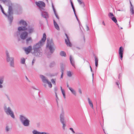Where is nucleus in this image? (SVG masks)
<instances>
[{
	"mask_svg": "<svg viewBox=\"0 0 134 134\" xmlns=\"http://www.w3.org/2000/svg\"><path fill=\"white\" fill-rule=\"evenodd\" d=\"M46 39V36L45 33L43 34L42 38L41 40L33 46V49L34 51V54L36 56L40 57L42 55V52L41 48L44 44Z\"/></svg>",
	"mask_w": 134,
	"mask_h": 134,
	"instance_id": "1",
	"label": "nucleus"
},
{
	"mask_svg": "<svg viewBox=\"0 0 134 134\" xmlns=\"http://www.w3.org/2000/svg\"><path fill=\"white\" fill-rule=\"evenodd\" d=\"M8 4L9 5L8 11V14L7 15L5 13L3 9L1 10L2 12L5 15L7 18L8 21L9 22L10 24H11L13 20V11L12 6L11 5H12V3L11 2V4H9L8 3L6 4Z\"/></svg>",
	"mask_w": 134,
	"mask_h": 134,
	"instance_id": "2",
	"label": "nucleus"
},
{
	"mask_svg": "<svg viewBox=\"0 0 134 134\" xmlns=\"http://www.w3.org/2000/svg\"><path fill=\"white\" fill-rule=\"evenodd\" d=\"M19 24L20 25L23 26H20L18 28V31L16 32V35L18 36L20 34L21 31H24L26 29V27L27 26V24L24 20H21L20 21Z\"/></svg>",
	"mask_w": 134,
	"mask_h": 134,
	"instance_id": "3",
	"label": "nucleus"
},
{
	"mask_svg": "<svg viewBox=\"0 0 134 134\" xmlns=\"http://www.w3.org/2000/svg\"><path fill=\"white\" fill-rule=\"evenodd\" d=\"M6 60L9 63L10 66L12 67H14V59L13 57H10L8 52L6 51L5 52Z\"/></svg>",
	"mask_w": 134,
	"mask_h": 134,
	"instance_id": "4",
	"label": "nucleus"
},
{
	"mask_svg": "<svg viewBox=\"0 0 134 134\" xmlns=\"http://www.w3.org/2000/svg\"><path fill=\"white\" fill-rule=\"evenodd\" d=\"M19 119L21 122L24 126H29L30 120L25 115H20Z\"/></svg>",
	"mask_w": 134,
	"mask_h": 134,
	"instance_id": "5",
	"label": "nucleus"
},
{
	"mask_svg": "<svg viewBox=\"0 0 134 134\" xmlns=\"http://www.w3.org/2000/svg\"><path fill=\"white\" fill-rule=\"evenodd\" d=\"M47 48L49 50L51 54L53 53L54 51V44L53 41L52 40L48 41L47 39V42L46 45Z\"/></svg>",
	"mask_w": 134,
	"mask_h": 134,
	"instance_id": "6",
	"label": "nucleus"
},
{
	"mask_svg": "<svg viewBox=\"0 0 134 134\" xmlns=\"http://www.w3.org/2000/svg\"><path fill=\"white\" fill-rule=\"evenodd\" d=\"M21 31L20 32L19 35L17 36L16 35V32L14 34V36L15 37L18 38L20 37L21 39L23 40H25L27 38L28 35V33L26 31Z\"/></svg>",
	"mask_w": 134,
	"mask_h": 134,
	"instance_id": "7",
	"label": "nucleus"
},
{
	"mask_svg": "<svg viewBox=\"0 0 134 134\" xmlns=\"http://www.w3.org/2000/svg\"><path fill=\"white\" fill-rule=\"evenodd\" d=\"M4 109L5 112L7 114L10 115L13 119L15 118L14 113L10 107H5Z\"/></svg>",
	"mask_w": 134,
	"mask_h": 134,
	"instance_id": "8",
	"label": "nucleus"
},
{
	"mask_svg": "<svg viewBox=\"0 0 134 134\" xmlns=\"http://www.w3.org/2000/svg\"><path fill=\"white\" fill-rule=\"evenodd\" d=\"M64 112L63 110L62 109V112L60 114V121L63 124V128L64 129H65V125L64 123Z\"/></svg>",
	"mask_w": 134,
	"mask_h": 134,
	"instance_id": "9",
	"label": "nucleus"
},
{
	"mask_svg": "<svg viewBox=\"0 0 134 134\" xmlns=\"http://www.w3.org/2000/svg\"><path fill=\"white\" fill-rule=\"evenodd\" d=\"M35 4L37 6L39 7L41 10H44L43 7H44L45 6V4L44 3L41 1H38V2H36Z\"/></svg>",
	"mask_w": 134,
	"mask_h": 134,
	"instance_id": "10",
	"label": "nucleus"
},
{
	"mask_svg": "<svg viewBox=\"0 0 134 134\" xmlns=\"http://www.w3.org/2000/svg\"><path fill=\"white\" fill-rule=\"evenodd\" d=\"M123 51L124 49L123 47L122 46L120 47L119 50V58L121 60H122L123 58Z\"/></svg>",
	"mask_w": 134,
	"mask_h": 134,
	"instance_id": "11",
	"label": "nucleus"
},
{
	"mask_svg": "<svg viewBox=\"0 0 134 134\" xmlns=\"http://www.w3.org/2000/svg\"><path fill=\"white\" fill-rule=\"evenodd\" d=\"M65 35L66 37L65 40V42L67 46L71 47L72 44L70 42L68 36L66 34H65Z\"/></svg>",
	"mask_w": 134,
	"mask_h": 134,
	"instance_id": "12",
	"label": "nucleus"
},
{
	"mask_svg": "<svg viewBox=\"0 0 134 134\" xmlns=\"http://www.w3.org/2000/svg\"><path fill=\"white\" fill-rule=\"evenodd\" d=\"M71 6H72V9H73V11L74 12V14H75V15L76 16V18L77 20L78 21V23H79V26H80V28L81 29V27H80V26H81V23L80 22V21H79V19H78L76 15V14L75 13V8H74V7L73 5V3L71 1Z\"/></svg>",
	"mask_w": 134,
	"mask_h": 134,
	"instance_id": "13",
	"label": "nucleus"
},
{
	"mask_svg": "<svg viewBox=\"0 0 134 134\" xmlns=\"http://www.w3.org/2000/svg\"><path fill=\"white\" fill-rule=\"evenodd\" d=\"M71 6H72V9H73V11L74 12V14H75V15L76 16V18L77 20L78 21V23H79V26H80V28L81 29V27H80V26H81V23L80 22V21H79V19H78L76 15V14L75 13V8H74V7L73 5V3L71 1Z\"/></svg>",
	"mask_w": 134,
	"mask_h": 134,
	"instance_id": "14",
	"label": "nucleus"
},
{
	"mask_svg": "<svg viewBox=\"0 0 134 134\" xmlns=\"http://www.w3.org/2000/svg\"><path fill=\"white\" fill-rule=\"evenodd\" d=\"M44 10H42L41 11V14L42 17L46 19H47L49 17L47 13L46 12L43 11Z\"/></svg>",
	"mask_w": 134,
	"mask_h": 134,
	"instance_id": "15",
	"label": "nucleus"
},
{
	"mask_svg": "<svg viewBox=\"0 0 134 134\" xmlns=\"http://www.w3.org/2000/svg\"><path fill=\"white\" fill-rule=\"evenodd\" d=\"M25 30H27L28 32V33L31 34L34 31V29L31 26H29L26 27V29Z\"/></svg>",
	"mask_w": 134,
	"mask_h": 134,
	"instance_id": "16",
	"label": "nucleus"
},
{
	"mask_svg": "<svg viewBox=\"0 0 134 134\" xmlns=\"http://www.w3.org/2000/svg\"><path fill=\"white\" fill-rule=\"evenodd\" d=\"M40 77L42 80V82L44 83H46L48 81L47 78L43 75H40Z\"/></svg>",
	"mask_w": 134,
	"mask_h": 134,
	"instance_id": "17",
	"label": "nucleus"
},
{
	"mask_svg": "<svg viewBox=\"0 0 134 134\" xmlns=\"http://www.w3.org/2000/svg\"><path fill=\"white\" fill-rule=\"evenodd\" d=\"M32 49V47L30 46H29L27 48H24V50L25 51L26 54H29L30 52Z\"/></svg>",
	"mask_w": 134,
	"mask_h": 134,
	"instance_id": "18",
	"label": "nucleus"
},
{
	"mask_svg": "<svg viewBox=\"0 0 134 134\" xmlns=\"http://www.w3.org/2000/svg\"><path fill=\"white\" fill-rule=\"evenodd\" d=\"M4 80V77L3 76H0V88H2L3 86L1 85L3 83Z\"/></svg>",
	"mask_w": 134,
	"mask_h": 134,
	"instance_id": "19",
	"label": "nucleus"
},
{
	"mask_svg": "<svg viewBox=\"0 0 134 134\" xmlns=\"http://www.w3.org/2000/svg\"><path fill=\"white\" fill-rule=\"evenodd\" d=\"M70 63L74 67H75V62L73 58L70 55Z\"/></svg>",
	"mask_w": 134,
	"mask_h": 134,
	"instance_id": "20",
	"label": "nucleus"
},
{
	"mask_svg": "<svg viewBox=\"0 0 134 134\" xmlns=\"http://www.w3.org/2000/svg\"><path fill=\"white\" fill-rule=\"evenodd\" d=\"M54 25L55 28L57 30H60V28L58 25L54 20H53Z\"/></svg>",
	"mask_w": 134,
	"mask_h": 134,
	"instance_id": "21",
	"label": "nucleus"
},
{
	"mask_svg": "<svg viewBox=\"0 0 134 134\" xmlns=\"http://www.w3.org/2000/svg\"><path fill=\"white\" fill-rule=\"evenodd\" d=\"M69 90L74 95L76 96V91L72 88H69Z\"/></svg>",
	"mask_w": 134,
	"mask_h": 134,
	"instance_id": "22",
	"label": "nucleus"
},
{
	"mask_svg": "<svg viewBox=\"0 0 134 134\" xmlns=\"http://www.w3.org/2000/svg\"><path fill=\"white\" fill-rule=\"evenodd\" d=\"M87 99L88 101V103L90 106L93 109V105L92 101L89 98H88Z\"/></svg>",
	"mask_w": 134,
	"mask_h": 134,
	"instance_id": "23",
	"label": "nucleus"
},
{
	"mask_svg": "<svg viewBox=\"0 0 134 134\" xmlns=\"http://www.w3.org/2000/svg\"><path fill=\"white\" fill-rule=\"evenodd\" d=\"M77 1L80 5H82L83 7H84L85 5L84 3L82 1V0H77Z\"/></svg>",
	"mask_w": 134,
	"mask_h": 134,
	"instance_id": "24",
	"label": "nucleus"
},
{
	"mask_svg": "<svg viewBox=\"0 0 134 134\" xmlns=\"http://www.w3.org/2000/svg\"><path fill=\"white\" fill-rule=\"evenodd\" d=\"M60 56L62 57H66V55L65 52L63 51L60 52Z\"/></svg>",
	"mask_w": 134,
	"mask_h": 134,
	"instance_id": "25",
	"label": "nucleus"
},
{
	"mask_svg": "<svg viewBox=\"0 0 134 134\" xmlns=\"http://www.w3.org/2000/svg\"><path fill=\"white\" fill-rule=\"evenodd\" d=\"M25 60L24 58H23L21 59L20 63L21 64H25Z\"/></svg>",
	"mask_w": 134,
	"mask_h": 134,
	"instance_id": "26",
	"label": "nucleus"
},
{
	"mask_svg": "<svg viewBox=\"0 0 134 134\" xmlns=\"http://www.w3.org/2000/svg\"><path fill=\"white\" fill-rule=\"evenodd\" d=\"M95 58V65L96 67H97L98 66V58L96 56L94 57Z\"/></svg>",
	"mask_w": 134,
	"mask_h": 134,
	"instance_id": "27",
	"label": "nucleus"
},
{
	"mask_svg": "<svg viewBox=\"0 0 134 134\" xmlns=\"http://www.w3.org/2000/svg\"><path fill=\"white\" fill-rule=\"evenodd\" d=\"M26 43L27 44H28L29 41L31 42L32 40L31 37H29L27 38L26 40Z\"/></svg>",
	"mask_w": 134,
	"mask_h": 134,
	"instance_id": "28",
	"label": "nucleus"
},
{
	"mask_svg": "<svg viewBox=\"0 0 134 134\" xmlns=\"http://www.w3.org/2000/svg\"><path fill=\"white\" fill-rule=\"evenodd\" d=\"M108 15L109 18L111 19L112 18H113L114 17V15L113 13L111 12L109 13Z\"/></svg>",
	"mask_w": 134,
	"mask_h": 134,
	"instance_id": "29",
	"label": "nucleus"
},
{
	"mask_svg": "<svg viewBox=\"0 0 134 134\" xmlns=\"http://www.w3.org/2000/svg\"><path fill=\"white\" fill-rule=\"evenodd\" d=\"M130 12L131 13V14L133 15L134 14V9L133 7H130Z\"/></svg>",
	"mask_w": 134,
	"mask_h": 134,
	"instance_id": "30",
	"label": "nucleus"
},
{
	"mask_svg": "<svg viewBox=\"0 0 134 134\" xmlns=\"http://www.w3.org/2000/svg\"><path fill=\"white\" fill-rule=\"evenodd\" d=\"M67 74L68 76L70 77L72 76V74L71 72L70 71H68L67 73Z\"/></svg>",
	"mask_w": 134,
	"mask_h": 134,
	"instance_id": "31",
	"label": "nucleus"
},
{
	"mask_svg": "<svg viewBox=\"0 0 134 134\" xmlns=\"http://www.w3.org/2000/svg\"><path fill=\"white\" fill-rule=\"evenodd\" d=\"M46 83H47L49 86V87H50L51 88L52 87V85L51 83L49 82V81H48Z\"/></svg>",
	"mask_w": 134,
	"mask_h": 134,
	"instance_id": "32",
	"label": "nucleus"
},
{
	"mask_svg": "<svg viewBox=\"0 0 134 134\" xmlns=\"http://www.w3.org/2000/svg\"><path fill=\"white\" fill-rule=\"evenodd\" d=\"M111 19L115 23H116L117 22V20L114 16L113 18H112Z\"/></svg>",
	"mask_w": 134,
	"mask_h": 134,
	"instance_id": "33",
	"label": "nucleus"
},
{
	"mask_svg": "<svg viewBox=\"0 0 134 134\" xmlns=\"http://www.w3.org/2000/svg\"><path fill=\"white\" fill-rule=\"evenodd\" d=\"M61 68L62 72H63L64 69V65H62L61 66Z\"/></svg>",
	"mask_w": 134,
	"mask_h": 134,
	"instance_id": "34",
	"label": "nucleus"
},
{
	"mask_svg": "<svg viewBox=\"0 0 134 134\" xmlns=\"http://www.w3.org/2000/svg\"><path fill=\"white\" fill-rule=\"evenodd\" d=\"M61 92H62V94H63V96L64 98H66L65 95V92L64 90H63Z\"/></svg>",
	"mask_w": 134,
	"mask_h": 134,
	"instance_id": "35",
	"label": "nucleus"
},
{
	"mask_svg": "<svg viewBox=\"0 0 134 134\" xmlns=\"http://www.w3.org/2000/svg\"><path fill=\"white\" fill-rule=\"evenodd\" d=\"M5 96L10 101V98L9 97L8 95L7 94H5Z\"/></svg>",
	"mask_w": 134,
	"mask_h": 134,
	"instance_id": "36",
	"label": "nucleus"
},
{
	"mask_svg": "<svg viewBox=\"0 0 134 134\" xmlns=\"http://www.w3.org/2000/svg\"><path fill=\"white\" fill-rule=\"evenodd\" d=\"M10 129L7 126L6 127V130L8 132L10 130Z\"/></svg>",
	"mask_w": 134,
	"mask_h": 134,
	"instance_id": "37",
	"label": "nucleus"
},
{
	"mask_svg": "<svg viewBox=\"0 0 134 134\" xmlns=\"http://www.w3.org/2000/svg\"><path fill=\"white\" fill-rule=\"evenodd\" d=\"M78 91L80 94H81L82 93L81 89L80 88L78 89Z\"/></svg>",
	"mask_w": 134,
	"mask_h": 134,
	"instance_id": "38",
	"label": "nucleus"
},
{
	"mask_svg": "<svg viewBox=\"0 0 134 134\" xmlns=\"http://www.w3.org/2000/svg\"><path fill=\"white\" fill-rule=\"evenodd\" d=\"M55 64L54 62H53L51 63L50 64L51 66H52V65H55Z\"/></svg>",
	"mask_w": 134,
	"mask_h": 134,
	"instance_id": "39",
	"label": "nucleus"
},
{
	"mask_svg": "<svg viewBox=\"0 0 134 134\" xmlns=\"http://www.w3.org/2000/svg\"><path fill=\"white\" fill-rule=\"evenodd\" d=\"M51 81L52 82V83H53V84H55V80H54V79H52L51 80Z\"/></svg>",
	"mask_w": 134,
	"mask_h": 134,
	"instance_id": "40",
	"label": "nucleus"
},
{
	"mask_svg": "<svg viewBox=\"0 0 134 134\" xmlns=\"http://www.w3.org/2000/svg\"><path fill=\"white\" fill-rule=\"evenodd\" d=\"M52 7L53 9V11H54L56 10L54 8V6L53 4V3H52Z\"/></svg>",
	"mask_w": 134,
	"mask_h": 134,
	"instance_id": "41",
	"label": "nucleus"
},
{
	"mask_svg": "<svg viewBox=\"0 0 134 134\" xmlns=\"http://www.w3.org/2000/svg\"><path fill=\"white\" fill-rule=\"evenodd\" d=\"M54 14H55V15L56 17H57V16H58V14H57V13H56V10L54 11Z\"/></svg>",
	"mask_w": 134,
	"mask_h": 134,
	"instance_id": "42",
	"label": "nucleus"
},
{
	"mask_svg": "<svg viewBox=\"0 0 134 134\" xmlns=\"http://www.w3.org/2000/svg\"><path fill=\"white\" fill-rule=\"evenodd\" d=\"M54 14H55V15L56 17H57V16H58V14H57V13H56V10L54 11Z\"/></svg>",
	"mask_w": 134,
	"mask_h": 134,
	"instance_id": "43",
	"label": "nucleus"
},
{
	"mask_svg": "<svg viewBox=\"0 0 134 134\" xmlns=\"http://www.w3.org/2000/svg\"><path fill=\"white\" fill-rule=\"evenodd\" d=\"M35 62V60L34 59L33 60H32V65H33L34 64V63Z\"/></svg>",
	"mask_w": 134,
	"mask_h": 134,
	"instance_id": "44",
	"label": "nucleus"
},
{
	"mask_svg": "<svg viewBox=\"0 0 134 134\" xmlns=\"http://www.w3.org/2000/svg\"><path fill=\"white\" fill-rule=\"evenodd\" d=\"M116 84L118 86V87L119 88H120V87L119 86V82H116Z\"/></svg>",
	"mask_w": 134,
	"mask_h": 134,
	"instance_id": "45",
	"label": "nucleus"
},
{
	"mask_svg": "<svg viewBox=\"0 0 134 134\" xmlns=\"http://www.w3.org/2000/svg\"><path fill=\"white\" fill-rule=\"evenodd\" d=\"M69 129L70 130H71V131H72V132L73 133H75V131H74L73 129L72 128H70Z\"/></svg>",
	"mask_w": 134,
	"mask_h": 134,
	"instance_id": "46",
	"label": "nucleus"
},
{
	"mask_svg": "<svg viewBox=\"0 0 134 134\" xmlns=\"http://www.w3.org/2000/svg\"><path fill=\"white\" fill-rule=\"evenodd\" d=\"M63 72H62V74L61 75L60 78H62L63 77Z\"/></svg>",
	"mask_w": 134,
	"mask_h": 134,
	"instance_id": "47",
	"label": "nucleus"
},
{
	"mask_svg": "<svg viewBox=\"0 0 134 134\" xmlns=\"http://www.w3.org/2000/svg\"><path fill=\"white\" fill-rule=\"evenodd\" d=\"M86 27L87 30V31L88 30H89V27L87 25H86Z\"/></svg>",
	"mask_w": 134,
	"mask_h": 134,
	"instance_id": "48",
	"label": "nucleus"
},
{
	"mask_svg": "<svg viewBox=\"0 0 134 134\" xmlns=\"http://www.w3.org/2000/svg\"><path fill=\"white\" fill-rule=\"evenodd\" d=\"M0 7L1 8V10H2L3 9V8L2 6V5H0Z\"/></svg>",
	"mask_w": 134,
	"mask_h": 134,
	"instance_id": "49",
	"label": "nucleus"
},
{
	"mask_svg": "<svg viewBox=\"0 0 134 134\" xmlns=\"http://www.w3.org/2000/svg\"><path fill=\"white\" fill-rule=\"evenodd\" d=\"M130 7H133V6L132 5V4L131 2L130 1Z\"/></svg>",
	"mask_w": 134,
	"mask_h": 134,
	"instance_id": "50",
	"label": "nucleus"
},
{
	"mask_svg": "<svg viewBox=\"0 0 134 134\" xmlns=\"http://www.w3.org/2000/svg\"><path fill=\"white\" fill-rule=\"evenodd\" d=\"M121 74H119V79L120 78V77H121Z\"/></svg>",
	"mask_w": 134,
	"mask_h": 134,
	"instance_id": "51",
	"label": "nucleus"
},
{
	"mask_svg": "<svg viewBox=\"0 0 134 134\" xmlns=\"http://www.w3.org/2000/svg\"><path fill=\"white\" fill-rule=\"evenodd\" d=\"M67 87L68 88H69H69H71V87H70L69 86V85H68V84H67Z\"/></svg>",
	"mask_w": 134,
	"mask_h": 134,
	"instance_id": "52",
	"label": "nucleus"
},
{
	"mask_svg": "<svg viewBox=\"0 0 134 134\" xmlns=\"http://www.w3.org/2000/svg\"><path fill=\"white\" fill-rule=\"evenodd\" d=\"M102 24H103L104 25V26L105 25V24L104 22V21H103V22H102Z\"/></svg>",
	"mask_w": 134,
	"mask_h": 134,
	"instance_id": "53",
	"label": "nucleus"
},
{
	"mask_svg": "<svg viewBox=\"0 0 134 134\" xmlns=\"http://www.w3.org/2000/svg\"><path fill=\"white\" fill-rule=\"evenodd\" d=\"M60 88L61 91L63 90L62 89V87L61 86H60Z\"/></svg>",
	"mask_w": 134,
	"mask_h": 134,
	"instance_id": "54",
	"label": "nucleus"
},
{
	"mask_svg": "<svg viewBox=\"0 0 134 134\" xmlns=\"http://www.w3.org/2000/svg\"><path fill=\"white\" fill-rule=\"evenodd\" d=\"M32 88H33V89H35V90H37V89H36V88H35L34 87H32Z\"/></svg>",
	"mask_w": 134,
	"mask_h": 134,
	"instance_id": "55",
	"label": "nucleus"
},
{
	"mask_svg": "<svg viewBox=\"0 0 134 134\" xmlns=\"http://www.w3.org/2000/svg\"><path fill=\"white\" fill-rule=\"evenodd\" d=\"M56 18L58 19L59 20V16H57V17H56Z\"/></svg>",
	"mask_w": 134,
	"mask_h": 134,
	"instance_id": "56",
	"label": "nucleus"
},
{
	"mask_svg": "<svg viewBox=\"0 0 134 134\" xmlns=\"http://www.w3.org/2000/svg\"><path fill=\"white\" fill-rule=\"evenodd\" d=\"M90 69H91V72H92V68H91V66H90Z\"/></svg>",
	"mask_w": 134,
	"mask_h": 134,
	"instance_id": "57",
	"label": "nucleus"
},
{
	"mask_svg": "<svg viewBox=\"0 0 134 134\" xmlns=\"http://www.w3.org/2000/svg\"><path fill=\"white\" fill-rule=\"evenodd\" d=\"M44 86L46 88V87L47 85L45 84L44 85Z\"/></svg>",
	"mask_w": 134,
	"mask_h": 134,
	"instance_id": "58",
	"label": "nucleus"
},
{
	"mask_svg": "<svg viewBox=\"0 0 134 134\" xmlns=\"http://www.w3.org/2000/svg\"><path fill=\"white\" fill-rule=\"evenodd\" d=\"M55 96H57V93L56 92H55Z\"/></svg>",
	"mask_w": 134,
	"mask_h": 134,
	"instance_id": "59",
	"label": "nucleus"
},
{
	"mask_svg": "<svg viewBox=\"0 0 134 134\" xmlns=\"http://www.w3.org/2000/svg\"><path fill=\"white\" fill-rule=\"evenodd\" d=\"M93 75H94L93 74V73L92 74V77H93Z\"/></svg>",
	"mask_w": 134,
	"mask_h": 134,
	"instance_id": "60",
	"label": "nucleus"
},
{
	"mask_svg": "<svg viewBox=\"0 0 134 134\" xmlns=\"http://www.w3.org/2000/svg\"><path fill=\"white\" fill-rule=\"evenodd\" d=\"M56 98H57V99H58V97H57V96H56Z\"/></svg>",
	"mask_w": 134,
	"mask_h": 134,
	"instance_id": "61",
	"label": "nucleus"
},
{
	"mask_svg": "<svg viewBox=\"0 0 134 134\" xmlns=\"http://www.w3.org/2000/svg\"><path fill=\"white\" fill-rule=\"evenodd\" d=\"M46 1L47 2H48V0H46Z\"/></svg>",
	"mask_w": 134,
	"mask_h": 134,
	"instance_id": "62",
	"label": "nucleus"
},
{
	"mask_svg": "<svg viewBox=\"0 0 134 134\" xmlns=\"http://www.w3.org/2000/svg\"><path fill=\"white\" fill-rule=\"evenodd\" d=\"M26 78L27 79H28L27 78L26 76Z\"/></svg>",
	"mask_w": 134,
	"mask_h": 134,
	"instance_id": "63",
	"label": "nucleus"
},
{
	"mask_svg": "<svg viewBox=\"0 0 134 134\" xmlns=\"http://www.w3.org/2000/svg\"><path fill=\"white\" fill-rule=\"evenodd\" d=\"M121 29H122V27H121Z\"/></svg>",
	"mask_w": 134,
	"mask_h": 134,
	"instance_id": "64",
	"label": "nucleus"
}]
</instances>
